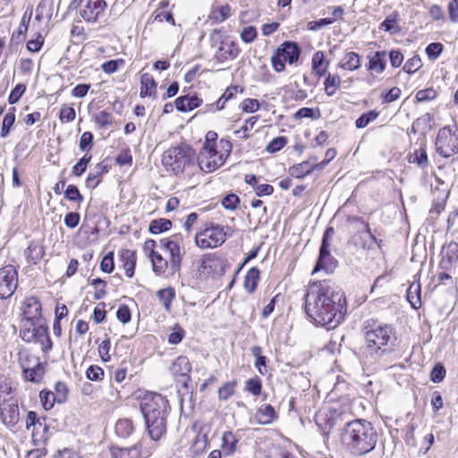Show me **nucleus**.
I'll use <instances>...</instances> for the list:
<instances>
[{"mask_svg": "<svg viewBox=\"0 0 458 458\" xmlns=\"http://www.w3.org/2000/svg\"><path fill=\"white\" fill-rule=\"evenodd\" d=\"M303 299L307 316L317 326L327 329L338 327L347 312L344 293L327 280L311 284Z\"/></svg>", "mask_w": 458, "mask_h": 458, "instance_id": "obj_1", "label": "nucleus"}, {"mask_svg": "<svg viewBox=\"0 0 458 458\" xmlns=\"http://www.w3.org/2000/svg\"><path fill=\"white\" fill-rule=\"evenodd\" d=\"M340 440L350 454L362 456L375 449L378 433L371 422L356 419L344 424Z\"/></svg>", "mask_w": 458, "mask_h": 458, "instance_id": "obj_2", "label": "nucleus"}, {"mask_svg": "<svg viewBox=\"0 0 458 458\" xmlns=\"http://www.w3.org/2000/svg\"><path fill=\"white\" fill-rule=\"evenodd\" d=\"M42 308L37 297L26 299L23 310L24 319L21 320L20 337L27 343H38L41 350L47 353L52 350L53 343L49 336L47 326L41 323Z\"/></svg>", "mask_w": 458, "mask_h": 458, "instance_id": "obj_3", "label": "nucleus"}, {"mask_svg": "<svg viewBox=\"0 0 458 458\" xmlns=\"http://www.w3.org/2000/svg\"><path fill=\"white\" fill-rule=\"evenodd\" d=\"M140 411L148 437L153 441H158L166 433L170 411L168 400L160 394L152 393L140 402Z\"/></svg>", "mask_w": 458, "mask_h": 458, "instance_id": "obj_4", "label": "nucleus"}, {"mask_svg": "<svg viewBox=\"0 0 458 458\" xmlns=\"http://www.w3.org/2000/svg\"><path fill=\"white\" fill-rule=\"evenodd\" d=\"M396 335L394 327L386 323L369 324L365 332V355L377 362L394 351Z\"/></svg>", "mask_w": 458, "mask_h": 458, "instance_id": "obj_5", "label": "nucleus"}, {"mask_svg": "<svg viewBox=\"0 0 458 458\" xmlns=\"http://www.w3.org/2000/svg\"><path fill=\"white\" fill-rule=\"evenodd\" d=\"M195 150L186 143H181L165 150L162 156V164L175 175L183 174L187 167L195 164Z\"/></svg>", "mask_w": 458, "mask_h": 458, "instance_id": "obj_6", "label": "nucleus"}, {"mask_svg": "<svg viewBox=\"0 0 458 458\" xmlns=\"http://www.w3.org/2000/svg\"><path fill=\"white\" fill-rule=\"evenodd\" d=\"M335 233L333 227H327L322 237L318 257L312 274L324 270L327 274L335 272L338 267V260L331 255L329 238Z\"/></svg>", "mask_w": 458, "mask_h": 458, "instance_id": "obj_7", "label": "nucleus"}, {"mask_svg": "<svg viewBox=\"0 0 458 458\" xmlns=\"http://www.w3.org/2000/svg\"><path fill=\"white\" fill-rule=\"evenodd\" d=\"M301 49L294 41L283 42L271 56V64L274 70L277 72L284 71V62L290 64H295L301 55Z\"/></svg>", "mask_w": 458, "mask_h": 458, "instance_id": "obj_8", "label": "nucleus"}, {"mask_svg": "<svg viewBox=\"0 0 458 458\" xmlns=\"http://www.w3.org/2000/svg\"><path fill=\"white\" fill-rule=\"evenodd\" d=\"M436 151L443 157L448 158L458 153V129L452 131L449 126L441 128L437 135Z\"/></svg>", "mask_w": 458, "mask_h": 458, "instance_id": "obj_9", "label": "nucleus"}, {"mask_svg": "<svg viewBox=\"0 0 458 458\" xmlns=\"http://www.w3.org/2000/svg\"><path fill=\"white\" fill-rule=\"evenodd\" d=\"M20 364L25 380L36 384L43 380L46 373L45 364L39 360L38 357L21 352Z\"/></svg>", "mask_w": 458, "mask_h": 458, "instance_id": "obj_10", "label": "nucleus"}, {"mask_svg": "<svg viewBox=\"0 0 458 458\" xmlns=\"http://www.w3.org/2000/svg\"><path fill=\"white\" fill-rule=\"evenodd\" d=\"M18 285V272L13 265L0 268V299L10 298Z\"/></svg>", "mask_w": 458, "mask_h": 458, "instance_id": "obj_11", "label": "nucleus"}, {"mask_svg": "<svg viewBox=\"0 0 458 458\" xmlns=\"http://www.w3.org/2000/svg\"><path fill=\"white\" fill-rule=\"evenodd\" d=\"M171 374L175 380L182 384L184 388H188L191 381L190 373L191 371V364L186 356L177 357L170 367Z\"/></svg>", "mask_w": 458, "mask_h": 458, "instance_id": "obj_12", "label": "nucleus"}, {"mask_svg": "<svg viewBox=\"0 0 458 458\" xmlns=\"http://www.w3.org/2000/svg\"><path fill=\"white\" fill-rule=\"evenodd\" d=\"M106 7L105 0H86L80 15L87 22H96L104 14Z\"/></svg>", "mask_w": 458, "mask_h": 458, "instance_id": "obj_13", "label": "nucleus"}, {"mask_svg": "<svg viewBox=\"0 0 458 458\" xmlns=\"http://www.w3.org/2000/svg\"><path fill=\"white\" fill-rule=\"evenodd\" d=\"M0 417L5 426L9 428L14 427L20 420L17 400L0 403Z\"/></svg>", "mask_w": 458, "mask_h": 458, "instance_id": "obj_14", "label": "nucleus"}, {"mask_svg": "<svg viewBox=\"0 0 458 458\" xmlns=\"http://www.w3.org/2000/svg\"><path fill=\"white\" fill-rule=\"evenodd\" d=\"M226 158L224 153H217L216 156L199 155L198 165L201 171L211 173L223 165Z\"/></svg>", "mask_w": 458, "mask_h": 458, "instance_id": "obj_15", "label": "nucleus"}, {"mask_svg": "<svg viewBox=\"0 0 458 458\" xmlns=\"http://www.w3.org/2000/svg\"><path fill=\"white\" fill-rule=\"evenodd\" d=\"M442 259L439 267L442 270L450 271L453 265L458 261V243L451 242L442 249Z\"/></svg>", "mask_w": 458, "mask_h": 458, "instance_id": "obj_16", "label": "nucleus"}, {"mask_svg": "<svg viewBox=\"0 0 458 458\" xmlns=\"http://www.w3.org/2000/svg\"><path fill=\"white\" fill-rule=\"evenodd\" d=\"M142 444L138 442L130 447H119L113 445L110 447L112 458H142Z\"/></svg>", "mask_w": 458, "mask_h": 458, "instance_id": "obj_17", "label": "nucleus"}, {"mask_svg": "<svg viewBox=\"0 0 458 458\" xmlns=\"http://www.w3.org/2000/svg\"><path fill=\"white\" fill-rule=\"evenodd\" d=\"M238 54L239 47L235 42L222 41L215 57L218 62L223 63L228 59L235 58Z\"/></svg>", "mask_w": 458, "mask_h": 458, "instance_id": "obj_18", "label": "nucleus"}, {"mask_svg": "<svg viewBox=\"0 0 458 458\" xmlns=\"http://www.w3.org/2000/svg\"><path fill=\"white\" fill-rule=\"evenodd\" d=\"M31 14L32 12H30L28 15V11H26L23 16L21 17L18 30L14 31L11 37L9 44L10 47H17L24 41Z\"/></svg>", "mask_w": 458, "mask_h": 458, "instance_id": "obj_19", "label": "nucleus"}, {"mask_svg": "<svg viewBox=\"0 0 458 458\" xmlns=\"http://www.w3.org/2000/svg\"><path fill=\"white\" fill-rule=\"evenodd\" d=\"M120 261H122L123 267L128 277H132L136 267V253L131 250H121L118 252Z\"/></svg>", "mask_w": 458, "mask_h": 458, "instance_id": "obj_20", "label": "nucleus"}, {"mask_svg": "<svg viewBox=\"0 0 458 458\" xmlns=\"http://www.w3.org/2000/svg\"><path fill=\"white\" fill-rule=\"evenodd\" d=\"M201 234L208 237L212 242V246L214 248L222 245L226 239V233L224 232V228L220 225H210L206 227L201 232Z\"/></svg>", "mask_w": 458, "mask_h": 458, "instance_id": "obj_21", "label": "nucleus"}, {"mask_svg": "<svg viewBox=\"0 0 458 458\" xmlns=\"http://www.w3.org/2000/svg\"><path fill=\"white\" fill-rule=\"evenodd\" d=\"M109 170V166L107 165L98 163L94 167L93 172H90L88 174V177L85 181V185L89 189H96L102 181V175L106 174Z\"/></svg>", "mask_w": 458, "mask_h": 458, "instance_id": "obj_22", "label": "nucleus"}, {"mask_svg": "<svg viewBox=\"0 0 458 458\" xmlns=\"http://www.w3.org/2000/svg\"><path fill=\"white\" fill-rule=\"evenodd\" d=\"M201 103L202 100L197 96L190 97L189 95H184L175 99L174 106L178 111L185 113L199 107Z\"/></svg>", "mask_w": 458, "mask_h": 458, "instance_id": "obj_23", "label": "nucleus"}, {"mask_svg": "<svg viewBox=\"0 0 458 458\" xmlns=\"http://www.w3.org/2000/svg\"><path fill=\"white\" fill-rule=\"evenodd\" d=\"M165 250L170 254V267L173 273L179 271L182 263V256L177 241L165 242Z\"/></svg>", "mask_w": 458, "mask_h": 458, "instance_id": "obj_24", "label": "nucleus"}, {"mask_svg": "<svg viewBox=\"0 0 458 458\" xmlns=\"http://www.w3.org/2000/svg\"><path fill=\"white\" fill-rule=\"evenodd\" d=\"M277 418V414L271 404H262L255 413V420L259 425H267Z\"/></svg>", "mask_w": 458, "mask_h": 458, "instance_id": "obj_25", "label": "nucleus"}, {"mask_svg": "<svg viewBox=\"0 0 458 458\" xmlns=\"http://www.w3.org/2000/svg\"><path fill=\"white\" fill-rule=\"evenodd\" d=\"M27 261L38 264L45 255V247L38 242H30L24 251Z\"/></svg>", "mask_w": 458, "mask_h": 458, "instance_id": "obj_26", "label": "nucleus"}, {"mask_svg": "<svg viewBox=\"0 0 458 458\" xmlns=\"http://www.w3.org/2000/svg\"><path fill=\"white\" fill-rule=\"evenodd\" d=\"M239 437L230 430L225 431L222 436L221 453L225 455H232L237 448Z\"/></svg>", "mask_w": 458, "mask_h": 458, "instance_id": "obj_27", "label": "nucleus"}, {"mask_svg": "<svg viewBox=\"0 0 458 458\" xmlns=\"http://www.w3.org/2000/svg\"><path fill=\"white\" fill-rule=\"evenodd\" d=\"M408 161L411 164L417 165L420 168H427L429 165V161L428 158V154L426 151V143H421L420 148L415 149L413 152L410 153L408 157Z\"/></svg>", "mask_w": 458, "mask_h": 458, "instance_id": "obj_28", "label": "nucleus"}, {"mask_svg": "<svg viewBox=\"0 0 458 458\" xmlns=\"http://www.w3.org/2000/svg\"><path fill=\"white\" fill-rule=\"evenodd\" d=\"M157 82L149 73H144L140 78V98H156Z\"/></svg>", "mask_w": 458, "mask_h": 458, "instance_id": "obj_29", "label": "nucleus"}, {"mask_svg": "<svg viewBox=\"0 0 458 458\" xmlns=\"http://www.w3.org/2000/svg\"><path fill=\"white\" fill-rule=\"evenodd\" d=\"M42 420H43V421H41V419L38 417L37 412H35L33 411H29L27 414L26 428L30 429V427H34V429L32 431V438H33L34 442L37 441L36 433H35L36 429H39L40 428H42L43 431H44V435L47 434L48 431V427L45 423L46 418H42Z\"/></svg>", "mask_w": 458, "mask_h": 458, "instance_id": "obj_30", "label": "nucleus"}, {"mask_svg": "<svg viewBox=\"0 0 458 458\" xmlns=\"http://www.w3.org/2000/svg\"><path fill=\"white\" fill-rule=\"evenodd\" d=\"M259 279L260 271L258 267H253L248 270L244 277L243 287L249 294H252L256 291Z\"/></svg>", "mask_w": 458, "mask_h": 458, "instance_id": "obj_31", "label": "nucleus"}, {"mask_svg": "<svg viewBox=\"0 0 458 458\" xmlns=\"http://www.w3.org/2000/svg\"><path fill=\"white\" fill-rule=\"evenodd\" d=\"M208 445L209 441L208 438V433L204 431L203 428H201L192 442L191 451L195 455H199L208 447Z\"/></svg>", "mask_w": 458, "mask_h": 458, "instance_id": "obj_32", "label": "nucleus"}, {"mask_svg": "<svg viewBox=\"0 0 458 458\" xmlns=\"http://www.w3.org/2000/svg\"><path fill=\"white\" fill-rule=\"evenodd\" d=\"M386 51L375 52L374 55L369 58L367 69L369 71H375L377 73L383 72L386 66Z\"/></svg>", "mask_w": 458, "mask_h": 458, "instance_id": "obj_33", "label": "nucleus"}, {"mask_svg": "<svg viewBox=\"0 0 458 458\" xmlns=\"http://www.w3.org/2000/svg\"><path fill=\"white\" fill-rule=\"evenodd\" d=\"M318 167V164L312 165L310 161H304L298 165H293L289 172L290 174L293 177L304 178Z\"/></svg>", "mask_w": 458, "mask_h": 458, "instance_id": "obj_34", "label": "nucleus"}, {"mask_svg": "<svg viewBox=\"0 0 458 458\" xmlns=\"http://www.w3.org/2000/svg\"><path fill=\"white\" fill-rule=\"evenodd\" d=\"M420 284L418 283H412L406 293V298L407 301L410 302L411 306L418 310L421 307V300H420Z\"/></svg>", "mask_w": 458, "mask_h": 458, "instance_id": "obj_35", "label": "nucleus"}, {"mask_svg": "<svg viewBox=\"0 0 458 458\" xmlns=\"http://www.w3.org/2000/svg\"><path fill=\"white\" fill-rule=\"evenodd\" d=\"M399 21V13L397 11H394L380 23L379 29L387 32L397 33L400 31V27L398 26Z\"/></svg>", "mask_w": 458, "mask_h": 458, "instance_id": "obj_36", "label": "nucleus"}, {"mask_svg": "<svg viewBox=\"0 0 458 458\" xmlns=\"http://www.w3.org/2000/svg\"><path fill=\"white\" fill-rule=\"evenodd\" d=\"M338 66L349 71L358 70L360 67V56L355 52H347Z\"/></svg>", "mask_w": 458, "mask_h": 458, "instance_id": "obj_37", "label": "nucleus"}, {"mask_svg": "<svg viewBox=\"0 0 458 458\" xmlns=\"http://www.w3.org/2000/svg\"><path fill=\"white\" fill-rule=\"evenodd\" d=\"M216 265L217 260L211 254L204 255L199 260L198 272L199 274L207 273L209 275L215 271Z\"/></svg>", "mask_w": 458, "mask_h": 458, "instance_id": "obj_38", "label": "nucleus"}, {"mask_svg": "<svg viewBox=\"0 0 458 458\" xmlns=\"http://www.w3.org/2000/svg\"><path fill=\"white\" fill-rule=\"evenodd\" d=\"M15 122V108L12 107L9 111L4 114L2 127L0 131V137L6 138L11 131L12 127L13 126Z\"/></svg>", "mask_w": 458, "mask_h": 458, "instance_id": "obj_39", "label": "nucleus"}, {"mask_svg": "<svg viewBox=\"0 0 458 458\" xmlns=\"http://www.w3.org/2000/svg\"><path fill=\"white\" fill-rule=\"evenodd\" d=\"M341 82L339 75L328 73L324 81L326 94L329 97L334 96L340 88Z\"/></svg>", "mask_w": 458, "mask_h": 458, "instance_id": "obj_40", "label": "nucleus"}, {"mask_svg": "<svg viewBox=\"0 0 458 458\" xmlns=\"http://www.w3.org/2000/svg\"><path fill=\"white\" fill-rule=\"evenodd\" d=\"M172 221L166 218L154 219L150 222L148 231L152 234L166 232L172 227Z\"/></svg>", "mask_w": 458, "mask_h": 458, "instance_id": "obj_41", "label": "nucleus"}, {"mask_svg": "<svg viewBox=\"0 0 458 458\" xmlns=\"http://www.w3.org/2000/svg\"><path fill=\"white\" fill-rule=\"evenodd\" d=\"M157 296L162 302L165 310H170L171 302L175 298V290L173 287L160 289L157 292Z\"/></svg>", "mask_w": 458, "mask_h": 458, "instance_id": "obj_42", "label": "nucleus"}, {"mask_svg": "<svg viewBox=\"0 0 458 458\" xmlns=\"http://www.w3.org/2000/svg\"><path fill=\"white\" fill-rule=\"evenodd\" d=\"M133 431L132 421L129 419H121L115 424V433L118 437L126 438Z\"/></svg>", "mask_w": 458, "mask_h": 458, "instance_id": "obj_43", "label": "nucleus"}, {"mask_svg": "<svg viewBox=\"0 0 458 458\" xmlns=\"http://www.w3.org/2000/svg\"><path fill=\"white\" fill-rule=\"evenodd\" d=\"M152 262V267L153 271L157 275L163 274L165 269L167 268V261L162 257L161 254H159L157 251L156 253H153V255H150L148 257Z\"/></svg>", "mask_w": 458, "mask_h": 458, "instance_id": "obj_44", "label": "nucleus"}, {"mask_svg": "<svg viewBox=\"0 0 458 458\" xmlns=\"http://www.w3.org/2000/svg\"><path fill=\"white\" fill-rule=\"evenodd\" d=\"M64 198L79 205L83 202L84 197L76 185L69 184L64 191Z\"/></svg>", "mask_w": 458, "mask_h": 458, "instance_id": "obj_45", "label": "nucleus"}, {"mask_svg": "<svg viewBox=\"0 0 458 458\" xmlns=\"http://www.w3.org/2000/svg\"><path fill=\"white\" fill-rule=\"evenodd\" d=\"M39 398L42 406L46 411L51 410L54 407L55 403H57L55 393L47 389H44L39 393Z\"/></svg>", "mask_w": 458, "mask_h": 458, "instance_id": "obj_46", "label": "nucleus"}, {"mask_svg": "<svg viewBox=\"0 0 458 458\" xmlns=\"http://www.w3.org/2000/svg\"><path fill=\"white\" fill-rule=\"evenodd\" d=\"M378 114V112L376 110H370L367 113H363L355 121V126L358 129L365 128L369 123L376 120Z\"/></svg>", "mask_w": 458, "mask_h": 458, "instance_id": "obj_47", "label": "nucleus"}, {"mask_svg": "<svg viewBox=\"0 0 458 458\" xmlns=\"http://www.w3.org/2000/svg\"><path fill=\"white\" fill-rule=\"evenodd\" d=\"M236 381L226 382L218 389V398L221 401H227L235 393Z\"/></svg>", "mask_w": 458, "mask_h": 458, "instance_id": "obj_48", "label": "nucleus"}, {"mask_svg": "<svg viewBox=\"0 0 458 458\" xmlns=\"http://www.w3.org/2000/svg\"><path fill=\"white\" fill-rule=\"evenodd\" d=\"M94 121L99 128H106L112 125L114 117L111 113L102 110L94 116Z\"/></svg>", "mask_w": 458, "mask_h": 458, "instance_id": "obj_49", "label": "nucleus"}, {"mask_svg": "<svg viewBox=\"0 0 458 458\" xmlns=\"http://www.w3.org/2000/svg\"><path fill=\"white\" fill-rule=\"evenodd\" d=\"M444 51V46L440 42H432L426 47L425 52L429 60L437 59Z\"/></svg>", "mask_w": 458, "mask_h": 458, "instance_id": "obj_50", "label": "nucleus"}, {"mask_svg": "<svg viewBox=\"0 0 458 458\" xmlns=\"http://www.w3.org/2000/svg\"><path fill=\"white\" fill-rule=\"evenodd\" d=\"M92 156L86 153L79 161L72 166V174L75 176H81L86 171L88 164L90 162Z\"/></svg>", "mask_w": 458, "mask_h": 458, "instance_id": "obj_51", "label": "nucleus"}, {"mask_svg": "<svg viewBox=\"0 0 458 458\" xmlns=\"http://www.w3.org/2000/svg\"><path fill=\"white\" fill-rule=\"evenodd\" d=\"M245 389L253 395L260 394L262 390L261 379L259 377L249 378L246 381Z\"/></svg>", "mask_w": 458, "mask_h": 458, "instance_id": "obj_52", "label": "nucleus"}, {"mask_svg": "<svg viewBox=\"0 0 458 458\" xmlns=\"http://www.w3.org/2000/svg\"><path fill=\"white\" fill-rule=\"evenodd\" d=\"M287 143V138L284 136H278L274 138L266 147L268 153H276L282 149Z\"/></svg>", "mask_w": 458, "mask_h": 458, "instance_id": "obj_53", "label": "nucleus"}, {"mask_svg": "<svg viewBox=\"0 0 458 458\" xmlns=\"http://www.w3.org/2000/svg\"><path fill=\"white\" fill-rule=\"evenodd\" d=\"M55 390L57 403H64L67 400L69 393L67 385L64 382L58 381L55 385Z\"/></svg>", "mask_w": 458, "mask_h": 458, "instance_id": "obj_54", "label": "nucleus"}, {"mask_svg": "<svg viewBox=\"0 0 458 458\" xmlns=\"http://www.w3.org/2000/svg\"><path fill=\"white\" fill-rule=\"evenodd\" d=\"M114 252L109 251L107 254H106L101 262H100V269L104 273H112L114 269Z\"/></svg>", "mask_w": 458, "mask_h": 458, "instance_id": "obj_55", "label": "nucleus"}, {"mask_svg": "<svg viewBox=\"0 0 458 458\" xmlns=\"http://www.w3.org/2000/svg\"><path fill=\"white\" fill-rule=\"evenodd\" d=\"M320 116V111L318 108L313 109L310 107H301L295 114V118H310L318 119Z\"/></svg>", "mask_w": 458, "mask_h": 458, "instance_id": "obj_56", "label": "nucleus"}, {"mask_svg": "<svg viewBox=\"0 0 458 458\" xmlns=\"http://www.w3.org/2000/svg\"><path fill=\"white\" fill-rule=\"evenodd\" d=\"M421 66H422V63H421L420 56L414 55L411 58L407 60L403 70L409 74H412L416 71H418Z\"/></svg>", "mask_w": 458, "mask_h": 458, "instance_id": "obj_57", "label": "nucleus"}, {"mask_svg": "<svg viewBox=\"0 0 458 458\" xmlns=\"http://www.w3.org/2000/svg\"><path fill=\"white\" fill-rule=\"evenodd\" d=\"M26 91V85L23 83H18L10 92L8 97L9 104L13 105L17 103L24 92Z\"/></svg>", "mask_w": 458, "mask_h": 458, "instance_id": "obj_58", "label": "nucleus"}, {"mask_svg": "<svg viewBox=\"0 0 458 458\" xmlns=\"http://www.w3.org/2000/svg\"><path fill=\"white\" fill-rule=\"evenodd\" d=\"M15 401L12 395V387L5 381H0V403Z\"/></svg>", "mask_w": 458, "mask_h": 458, "instance_id": "obj_59", "label": "nucleus"}, {"mask_svg": "<svg viewBox=\"0 0 458 458\" xmlns=\"http://www.w3.org/2000/svg\"><path fill=\"white\" fill-rule=\"evenodd\" d=\"M445 369L441 363L436 364L430 372V380L434 383H440L445 377Z\"/></svg>", "mask_w": 458, "mask_h": 458, "instance_id": "obj_60", "label": "nucleus"}, {"mask_svg": "<svg viewBox=\"0 0 458 458\" xmlns=\"http://www.w3.org/2000/svg\"><path fill=\"white\" fill-rule=\"evenodd\" d=\"M76 117V113L73 107L64 105L59 112V118L62 123L72 122Z\"/></svg>", "mask_w": 458, "mask_h": 458, "instance_id": "obj_61", "label": "nucleus"}, {"mask_svg": "<svg viewBox=\"0 0 458 458\" xmlns=\"http://www.w3.org/2000/svg\"><path fill=\"white\" fill-rule=\"evenodd\" d=\"M240 203V198L234 194L230 193L223 198L221 204L225 209L234 210Z\"/></svg>", "mask_w": 458, "mask_h": 458, "instance_id": "obj_62", "label": "nucleus"}, {"mask_svg": "<svg viewBox=\"0 0 458 458\" xmlns=\"http://www.w3.org/2000/svg\"><path fill=\"white\" fill-rule=\"evenodd\" d=\"M437 92L432 88L420 89L416 93V98L419 102L433 100L437 98Z\"/></svg>", "mask_w": 458, "mask_h": 458, "instance_id": "obj_63", "label": "nucleus"}, {"mask_svg": "<svg viewBox=\"0 0 458 458\" xmlns=\"http://www.w3.org/2000/svg\"><path fill=\"white\" fill-rule=\"evenodd\" d=\"M240 36L244 43H251L256 39L258 31L254 26H247L243 28Z\"/></svg>", "mask_w": 458, "mask_h": 458, "instance_id": "obj_64", "label": "nucleus"}]
</instances>
